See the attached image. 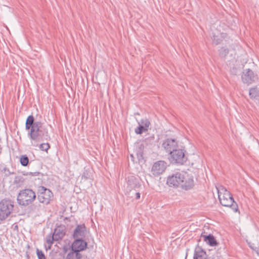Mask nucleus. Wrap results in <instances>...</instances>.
Here are the masks:
<instances>
[{
	"label": "nucleus",
	"mask_w": 259,
	"mask_h": 259,
	"mask_svg": "<svg viewBox=\"0 0 259 259\" xmlns=\"http://www.w3.org/2000/svg\"><path fill=\"white\" fill-rule=\"evenodd\" d=\"M13 202L9 199H3L0 202V220H5L13 211Z\"/></svg>",
	"instance_id": "5"
},
{
	"label": "nucleus",
	"mask_w": 259,
	"mask_h": 259,
	"mask_svg": "<svg viewBox=\"0 0 259 259\" xmlns=\"http://www.w3.org/2000/svg\"><path fill=\"white\" fill-rule=\"evenodd\" d=\"M38 174H39V172H34V174L32 175L33 176H37Z\"/></svg>",
	"instance_id": "35"
},
{
	"label": "nucleus",
	"mask_w": 259,
	"mask_h": 259,
	"mask_svg": "<svg viewBox=\"0 0 259 259\" xmlns=\"http://www.w3.org/2000/svg\"><path fill=\"white\" fill-rule=\"evenodd\" d=\"M184 178L181 182L180 188L185 190L192 189L194 185L193 177L185 172Z\"/></svg>",
	"instance_id": "10"
},
{
	"label": "nucleus",
	"mask_w": 259,
	"mask_h": 259,
	"mask_svg": "<svg viewBox=\"0 0 259 259\" xmlns=\"http://www.w3.org/2000/svg\"><path fill=\"white\" fill-rule=\"evenodd\" d=\"M169 159L171 163L182 165L187 160L186 151L184 149L179 148L170 152Z\"/></svg>",
	"instance_id": "4"
},
{
	"label": "nucleus",
	"mask_w": 259,
	"mask_h": 259,
	"mask_svg": "<svg viewBox=\"0 0 259 259\" xmlns=\"http://www.w3.org/2000/svg\"><path fill=\"white\" fill-rule=\"evenodd\" d=\"M148 127H145L141 125H139V126L135 128V132L137 135H141L143 133L148 131Z\"/></svg>",
	"instance_id": "23"
},
{
	"label": "nucleus",
	"mask_w": 259,
	"mask_h": 259,
	"mask_svg": "<svg viewBox=\"0 0 259 259\" xmlns=\"http://www.w3.org/2000/svg\"><path fill=\"white\" fill-rule=\"evenodd\" d=\"M127 184L130 191L133 189H136L140 186L138 183L137 180L133 176L128 178Z\"/></svg>",
	"instance_id": "16"
},
{
	"label": "nucleus",
	"mask_w": 259,
	"mask_h": 259,
	"mask_svg": "<svg viewBox=\"0 0 259 259\" xmlns=\"http://www.w3.org/2000/svg\"><path fill=\"white\" fill-rule=\"evenodd\" d=\"M53 234L55 236L56 240H59L62 239L65 235L64 226H58L55 229Z\"/></svg>",
	"instance_id": "14"
},
{
	"label": "nucleus",
	"mask_w": 259,
	"mask_h": 259,
	"mask_svg": "<svg viewBox=\"0 0 259 259\" xmlns=\"http://www.w3.org/2000/svg\"><path fill=\"white\" fill-rule=\"evenodd\" d=\"M55 259H64V257L60 255L59 257L55 258Z\"/></svg>",
	"instance_id": "34"
},
{
	"label": "nucleus",
	"mask_w": 259,
	"mask_h": 259,
	"mask_svg": "<svg viewBox=\"0 0 259 259\" xmlns=\"http://www.w3.org/2000/svg\"><path fill=\"white\" fill-rule=\"evenodd\" d=\"M166 167V162L162 160H159L153 164L151 168V172L154 176H158L164 172Z\"/></svg>",
	"instance_id": "7"
},
{
	"label": "nucleus",
	"mask_w": 259,
	"mask_h": 259,
	"mask_svg": "<svg viewBox=\"0 0 259 259\" xmlns=\"http://www.w3.org/2000/svg\"><path fill=\"white\" fill-rule=\"evenodd\" d=\"M36 194L31 189H26L20 191L18 197V203L23 206H27L35 199Z\"/></svg>",
	"instance_id": "3"
},
{
	"label": "nucleus",
	"mask_w": 259,
	"mask_h": 259,
	"mask_svg": "<svg viewBox=\"0 0 259 259\" xmlns=\"http://www.w3.org/2000/svg\"><path fill=\"white\" fill-rule=\"evenodd\" d=\"M227 35L226 33L221 32L218 30L213 31L211 36L213 43L216 45L220 44L227 37Z\"/></svg>",
	"instance_id": "13"
},
{
	"label": "nucleus",
	"mask_w": 259,
	"mask_h": 259,
	"mask_svg": "<svg viewBox=\"0 0 259 259\" xmlns=\"http://www.w3.org/2000/svg\"><path fill=\"white\" fill-rule=\"evenodd\" d=\"M139 125H141L142 126H145V127H149L150 125V122L149 120L147 118L142 119L139 122H138Z\"/></svg>",
	"instance_id": "26"
},
{
	"label": "nucleus",
	"mask_w": 259,
	"mask_h": 259,
	"mask_svg": "<svg viewBox=\"0 0 259 259\" xmlns=\"http://www.w3.org/2000/svg\"><path fill=\"white\" fill-rule=\"evenodd\" d=\"M86 227L84 224L77 225L73 232V238L76 239H82L86 234Z\"/></svg>",
	"instance_id": "12"
},
{
	"label": "nucleus",
	"mask_w": 259,
	"mask_h": 259,
	"mask_svg": "<svg viewBox=\"0 0 259 259\" xmlns=\"http://www.w3.org/2000/svg\"><path fill=\"white\" fill-rule=\"evenodd\" d=\"M203 237L204 238V241L211 246H216L218 244L214 236L211 234L208 235H204L203 236Z\"/></svg>",
	"instance_id": "18"
},
{
	"label": "nucleus",
	"mask_w": 259,
	"mask_h": 259,
	"mask_svg": "<svg viewBox=\"0 0 259 259\" xmlns=\"http://www.w3.org/2000/svg\"><path fill=\"white\" fill-rule=\"evenodd\" d=\"M136 195V199H139L140 198V193L139 192H135Z\"/></svg>",
	"instance_id": "31"
},
{
	"label": "nucleus",
	"mask_w": 259,
	"mask_h": 259,
	"mask_svg": "<svg viewBox=\"0 0 259 259\" xmlns=\"http://www.w3.org/2000/svg\"><path fill=\"white\" fill-rule=\"evenodd\" d=\"M227 9L225 10L226 13H223V15H229L230 16H235V14L236 13L235 11L231 8H227Z\"/></svg>",
	"instance_id": "28"
},
{
	"label": "nucleus",
	"mask_w": 259,
	"mask_h": 259,
	"mask_svg": "<svg viewBox=\"0 0 259 259\" xmlns=\"http://www.w3.org/2000/svg\"><path fill=\"white\" fill-rule=\"evenodd\" d=\"M82 178H84L85 180H87L89 178V176L88 175V174L86 175L85 172H84L82 176Z\"/></svg>",
	"instance_id": "32"
},
{
	"label": "nucleus",
	"mask_w": 259,
	"mask_h": 259,
	"mask_svg": "<svg viewBox=\"0 0 259 259\" xmlns=\"http://www.w3.org/2000/svg\"><path fill=\"white\" fill-rule=\"evenodd\" d=\"M20 163L22 166H26L28 164L29 158L26 155H23L20 158Z\"/></svg>",
	"instance_id": "24"
},
{
	"label": "nucleus",
	"mask_w": 259,
	"mask_h": 259,
	"mask_svg": "<svg viewBox=\"0 0 259 259\" xmlns=\"http://www.w3.org/2000/svg\"><path fill=\"white\" fill-rule=\"evenodd\" d=\"M184 174H185L184 172L176 173V175H177V177L178 178H180L179 179H177V181H178V182L179 183V187H180L181 186V182L183 181V179H184Z\"/></svg>",
	"instance_id": "27"
},
{
	"label": "nucleus",
	"mask_w": 259,
	"mask_h": 259,
	"mask_svg": "<svg viewBox=\"0 0 259 259\" xmlns=\"http://www.w3.org/2000/svg\"><path fill=\"white\" fill-rule=\"evenodd\" d=\"M208 256L206 254V252L203 251L200 247L196 248L193 259H207Z\"/></svg>",
	"instance_id": "15"
},
{
	"label": "nucleus",
	"mask_w": 259,
	"mask_h": 259,
	"mask_svg": "<svg viewBox=\"0 0 259 259\" xmlns=\"http://www.w3.org/2000/svg\"><path fill=\"white\" fill-rule=\"evenodd\" d=\"M40 149L42 151H47L50 148V144L48 143H42L39 145Z\"/></svg>",
	"instance_id": "29"
},
{
	"label": "nucleus",
	"mask_w": 259,
	"mask_h": 259,
	"mask_svg": "<svg viewBox=\"0 0 259 259\" xmlns=\"http://www.w3.org/2000/svg\"><path fill=\"white\" fill-rule=\"evenodd\" d=\"M36 254L38 256V259H46V256L44 253V252L38 249L36 250Z\"/></svg>",
	"instance_id": "30"
},
{
	"label": "nucleus",
	"mask_w": 259,
	"mask_h": 259,
	"mask_svg": "<svg viewBox=\"0 0 259 259\" xmlns=\"http://www.w3.org/2000/svg\"><path fill=\"white\" fill-rule=\"evenodd\" d=\"M71 247L72 251L79 253L87 248V243L82 239H76L72 243Z\"/></svg>",
	"instance_id": "11"
},
{
	"label": "nucleus",
	"mask_w": 259,
	"mask_h": 259,
	"mask_svg": "<svg viewBox=\"0 0 259 259\" xmlns=\"http://www.w3.org/2000/svg\"><path fill=\"white\" fill-rule=\"evenodd\" d=\"M37 194L38 201L45 205L49 204L53 197L51 191L43 186L38 187Z\"/></svg>",
	"instance_id": "6"
},
{
	"label": "nucleus",
	"mask_w": 259,
	"mask_h": 259,
	"mask_svg": "<svg viewBox=\"0 0 259 259\" xmlns=\"http://www.w3.org/2000/svg\"><path fill=\"white\" fill-rule=\"evenodd\" d=\"M229 53V50L225 47H222L219 50V55L222 58H226Z\"/></svg>",
	"instance_id": "25"
},
{
	"label": "nucleus",
	"mask_w": 259,
	"mask_h": 259,
	"mask_svg": "<svg viewBox=\"0 0 259 259\" xmlns=\"http://www.w3.org/2000/svg\"><path fill=\"white\" fill-rule=\"evenodd\" d=\"M218 197L221 204L226 207H231L234 212L238 210V205L229 191L221 186L217 188Z\"/></svg>",
	"instance_id": "2"
},
{
	"label": "nucleus",
	"mask_w": 259,
	"mask_h": 259,
	"mask_svg": "<svg viewBox=\"0 0 259 259\" xmlns=\"http://www.w3.org/2000/svg\"><path fill=\"white\" fill-rule=\"evenodd\" d=\"M162 147L166 152L168 153L174 151L179 147L178 142L175 139L167 138L163 141Z\"/></svg>",
	"instance_id": "8"
},
{
	"label": "nucleus",
	"mask_w": 259,
	"mask_h": 259,
	"mask_svg": "<svg viewBox=\"0 0 259 259\" xmlns=\"http://www.w3.org/2000/svg\"><path fill=\"white\" fill-rule=\"evenodd\" d=\"M25 129L28 131V136L31 140V145L34 147L39 143L50 139L47 128L40 121H35L33 115L27 117L25 122Z\"/></svg>",
	"instance_id": "1"
},
{
	"label": "nucleus",
	"mask_w": 259,
	"mask_h": 259,
	"mask_svg": "<svg viewBox=\"0 0 259 259\" xmlns=\"http://www.w3.org/2000/svg\"><path fill=\"white\" fill-rule=\"evenodd\" d=\"M81 254L80 253L72 251L69 252L66 257V259H81Z\"/></svg>",
	"instance_id": "22"
},
{
	"label": "nucleus",
	"mask_w": 259,
	"mask_h": 259,
	"mask_svg": "<svg viewBox=\"0 0 259 259\" xmlns=\"http://www.w3.org/2000/svg\"><path fill=\"white\" fill-rule=\"evenodd\" d=\"M142 152L141 151H138L137 152V155L138 157H142Z\"/></svg>",
	"instance_id": "33"
},
{
	"label": "nucleus",
	"mask_w": 259,
	"mask_h": 259,
	"mask_svg": "<svg viewBox=\"0 0 259 259\" xmlns=\"http://www.w3.org/2000/svg\"><path fill=\"white\" fill-rule=\"evenodd\" d=\"M241 78L244 83L249 85L255 81L257 76L254 75L251 70L248 69L243 71Z\"/></svg>",
	"instance_id": "9"
},
{
	"label": "nucleus",
	"mask_w": 259,
	"mask_h": 259,
	"mask_svg": "<svg viewBox=\"0 0 259 259\" xmlns=\"http://www.w3.org/2000/svg\"><path fill=\"white\" fill-rule=\"evenodd\" d=\"M55 240L56 241L55 237L53 234H50L47 236L46 242L48 246H47V245H45L47 250L51 249L52 245L53 243V241Z\"/></svg>",
	"instance_id": "20"
},
{
	"label": "nucleus",
	"mask_w": 259,
	"mask_h": 259,
	"mask_svg": "<svg viewBox=\"0 0 259 259\" xmlns=\"http://www.w3.org/2000/svg\"><path fill=\"white\" fill-rule=\"evenodd\" d=\"M179 178H178V179H179ZM177 179H178V178L177 177L176 174L171 176H169L167 179V185L170 187H179V183L177 181Z\"/></svg>",
	"instance_id": "17"
},
{
	"label": "nucleus",
	"mask_w": 259,
	"mask_h": 259,
	"mask_svg": "<svg viewBox=\"0 0 259 259\" xmlns=\"http://www.w3.org/2000/svg\"><path fill=\"white\" fill-rule=\"evenodd\" d=\"M24 182V178L21 176H17L15 177L13 184L15 185L17 187H20L23 185Z\"/></svg>",
	"instance_id": "21"
},
{
	"label": "nucleus",
	"mask_w": 259,
	"mask_h": 259,
	"mask_svg": "<svg viewBox=\"0 0 259 259\" xmlns=\"http://www.w3.org/2000/svg\"><path fill=\"white\" fill-rule=\"evenodd\" d=\"M249 95L251 99H254L259 97V87L255 86L250 89Z\"/></svg>",
	"instance_id": "19"
}]
</instances>
